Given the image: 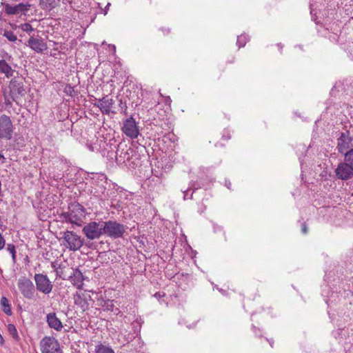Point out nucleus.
<instances>
[{
  "mask_svg": "<svg viewBox=\"0 0 353 353\" xmlns=\"http://www.w3.org/2000/svg\"><path fill=\"white\" fill-rule=\"evenodd\" d=\"M9 90V96H5V103L8 105H10L12 101H14L18 104V101L26 93L23 79L21 77L13 78L10 81Z\"/></svg>",
  "mask_w": 353,
  "mask_h": 353,
  "instance_id": "nucleus-1",
  "label": "nucleus"
},
{
  "mask_svg": "<svg viewBox=\"0 0 353 353\" xmlns=\"http://www.w3.org/2000/svg\"><path fill=\"white\" fill-rule=\"evenodd\" d=\"M85 216L84 207L79 203H71L68 207V211L63 214L65 221L78 226L81 225L83 220Z\"/></svg>",
  "mask_w": 353,
  "mask_h": 353,
  "instance_id": "nucleus-2",
  "label": "nucleus"
},
{
  "mask_svg": "<svg viewBox=\"0 0 353 353\" xmlns=\"http://www.w3.org/2000/svg\"><path fill=\"white\" fill-rule=\"evenodd\" d=\"M103 234L111 239H119L123 237L128 227L116 220L103 221Z\"/></svg>",
  "mask_w": 353,
  "mask_h": 353,
  "instance_id": "nucleus-3",
  "label": "nucleus"
},
{
  "mask_svg": "<svg viewBox=\"0 0 353 353\" xmlns=\"http://www.w3.org/2000/svg\"><path fill=\"white\" fill-rule=\"evenodd\" d=\"M107 176L104 174H94L90 181V193L99 199L104 197L107 188Z\"/></svg>",
  "mask_w": 353,
  "mask_h": 353,
  "instance_id": "nucleus-4",
  "label": "nucleus"
},
{
  "mask_svg": "<svg viewBox=\"0 0 353 353\" xmlns=\"http://www.w3.org/2000/svg\"><path fill=\"white\" fill-rule=\"evenodd\" d=\"M102 224L103 221H90L83 226L82 232L89 240L98 239L103 234Z\"/></svg>",
  "mask_w": 353,
  "mask_h": 353,
  "instance_id": "nucleus-5",
  "label": "nucleus"
},
{
  "mask_svg": "<svg viewBox=\"0 0 353 353\" xmlns=\"http://www.w3.org/2000/svg\"><path fill=\"white\" fill-rule=\"evenodd\" d=\"M135 154H139V152L125 143H120L117 145V150L114 159H115L117 163L120 165L121 164L126 163L128 158L133 157Z\"/></svg>",
  "mask_w": 353,
  "mask_h": 353,
  "instance_id": "nucleus-6",
  "label": "nucleus"
},
{
  "mask_svg": "<svg viewBox=\"0 0 353 353\" xmlns=\"http://www.w3.org/2000/svg\"><path fill=\"white\" fill-rule=\"evenodd\" d=\"M64 245L70 251H77L83 245V239L72 231H65L63 235Z\"/></svg>",
  "mask_w": 353,
  "mask_h": 353,
  "instance_id": "nucleus-7",
  "label": "nucleus"
},
{
  "mask_svg": "<svg viewBox=\"0 0 353 353\" xmlns=\"http://www.w3.org/2000/svg\"><path fill=\"white\" fill-rule=\"evenodd\" d=\"M137 337V335L131 332L124 336L125 343L123 344V346L126 347L125 350L127 353H143L141 349L143 343L140 337L136 339Z\"/></svg>",
  "mask_w": 353,
  "mask_h": 353,
  "instance_id": "nucleus-8",
  "label": "nucleus"
},
{
  "mask_svg": "<svg viewBox=\"0 0 353 353\" xmlns=\"http://www.w3.org/2000/svg\"><path fill=\"white\" fill-rule=\"evenodd\" d=\"M41 353H63L60 344L55 338L45 336L40 342Z\"/></svg>",
  "mask_w": 353,
  "mask_h": 353,
  "instance_id": "nucleus-9",
  "label": "nucleus"
},
{
  "mask_svg": "<svg viewBox=\"0 0 353 353\" xmlns=\"http://www.w3.org/2000/svg\"><path fill=\"white\" fill-rule=\"evenodd\" d=\"M34 279L37 291L44 294H49L52 292L53 285L46 274L41 273L35 274Z\"/></svg>",
  "mask_w": 353,
  "mask_h": 353,
  "instance_id": "nucleus-10",
  "label": "nucleus"
},
{
  "mask_svg": "<svg viewBox=\"0 0 353 353\" xmlns=\"http://www.w3.org/2000/svg\"><path fill=\"white\" fill-rule=\"evenodd\" d=\"M17 286L20 292L25 298L28 299H33L35 293V288L30 279L26 276L19 278L17 282Z\"/></svg>",
  "mask_w": 353,
  "mask_h": 353,
  "instance_id": "nucleus-11",
  "label": "nucleus"
},
{
  "mask_svg": "<svg viewBox=\"0 0 353 353\" xmlns=\"http://www.w3.org/2000/svg\"><path fill=\"white\" fill-rule=\"evenodd\" d=\"M353 138L349 130L341 132L337 138V150L341 154H345L348 150L353 146Z\"/></svg>",
  "mask_w": 353,
  "mask_h": 353,
  "instance_id": "nucleus-12",
  "label": "nucleus"
},
{
  "mask_svg": "<svg viewBox=\"0 0 353 353\" xmlns=\"http://www.w3.org/2000/svg\"><path fill=\"white\" fill-rule=\"evenodd\" d=\"M13 132V125L10 118L5 114L0 117V138L11 139Z\"/></svg>",
  "mask_w": 353,
  "mask_h": 353,
  "instance_id": "nucleus-13",
  "label": "nucleus"
},
{
  "mask_svg": "<svg viewBox=\"0 0 353 353\" xmlns=\"http://www.w3.org/2000/svg\"><path fill=\"white\" fill-rule=\"evenodd\" d=\"M123 132L131 139H136L139 134V128L138 123L135 121L132 117H130L123 121Z\"/></svg>",
  "mask_w": 353,
  "mask_h": 353,
  "instance_id": "nucleus-14",
  "label": "nucleus"
},
{
  "mask_svg": "<svg viewBox=\"0 0 353 353\" xmlns=\"http://www.w3.org/2000/svg\"><path fill=\"white\" fill-rule=\"evenodd\" d=\"M114 103V101L112 98L105 96L102 99H97V102L94 105L98 107L103 114H110L115 113L112 110Z\"/></svg>",
  "mask_w": 353,
  "mask_h": 353,
  "instance_id": "nucleus-15",
  "label": "nucleus"
},
{
  "mask_svg": "<svg viewBox=\"0 0 353 353\" xmlns=\"http://www.w3.org/2000/svg\"><path fill=\"white\" fill-rule=\"evenodd\" d=\"M336 176L341 180H347L353 176V168L344 161L338 165L335 170Z\"/></svg>",
  "mask_w": 353,
  "mask_h": 353,
  "instance_id": "nucleus-16",
  "label": "nucleus"
},
{
  "mask_svg": "<svg viewBox=\"0 0 353 353\" xmlns=\"http://www.w3.org/2000/svg\"><path fill=\"white\" fill-rule=\"evenodd\" d=\"M146 160V157L139 154H135L133 157L128 158L126 163L121 164L119 166L126 168L128 170H135L140 168L143 163Z\"/></svg>",
  "mask_w": 353,
  "mask_h": 353,
  "instance_id": "nucleus-17",
  "label": "nucleus"
},
{
  "mask_svg": "<svg viewBox=\"0 0 353 353\" xmlns=\"http://www.w3.org/2000/svg\"><path fill=\"white\" fill-rule=\"evenodd\" d=\"M117 144L114 139H110L107 141V145H104L101 148L100 153L104 157H106L108 160L112 161L114 159L116 155V151L117 150Z\"/></svg>",
  "mask_w": 353,
  "mask_h": 353,
  "instance_id": "nucleus-18",
  "label": "nucleus"
},
{
  "mask_svg": "<svg viewBox=\"0 0 353 353\" xmlns=\"http://www.w3.org/2000/svg\"><path fill=\"white\" fill-rule=\"evenodd\" d=\"M89 300H92V298L90 295H85L84 294H80L78 292L74 295V303L75 305L83 312L87 311L89 309Z\"/></svg>",
  "mask_w": 353,
  "mask_h": 353,
  "instance_id": "nucleus-19",
  "label": "nucleus"
},
{
  "mask_svg": "<svg viewBox=\"0 0 353 353\" xmlns=\"http://www.w3.org/2000/svg\"><path fill=\"white\" fill-rule=\"evenodd\" d=\"M85 145L89 150L100 153L101 148H103L104 145H107V140L103 137H97L95 141L94 139L87 141Z\"/></svg>",
  "mask_w": 353,
  "mask_h": 353,
  "instance_id": "nucleus-20",
  "label": "nucleus"
},
{
  "mask_svg": "<svg viewBox=\"0 0 353 353\" xmlns=\"http://www.w3.org/2000/svg\"><path fill=\"white\" fill-rule=\"evenodd\" d=\"M84 279V276L79 268L74 269L72 273L69 276L71 283L79 290L83 288Z\"/></svg>",
  "mask_w": 353,
  "mask_h": 353,
  "instance_id": "nucleus-21",
  "label": "nucleus"
},
{
  "mask_svg": "<svg viewBox=\"0 0 353 353\" xmlns=\"http://www.w3.org/2000/svg\"><path fill=\"white\" fill-rule=\"evenodd\" d=\"M28 43V46L37 52H42L47 48V46L42 39L30 37Z\"/></svg>",
  "mask_w": 353,
  "mask_h": 353,
  "instance_id": "nucleus-22",
  "label": "nucleus"
},
{
  "mask_svg": "<svg viewBox=\"0 0 353 353\" xmlns=\"http://www.w3.org/2000/svg\"><path fill=\"white\" fill-rule=\"evenodd\" d=\"M46 321L50 328H52L57 331H60L63 328L61 321L57 316L54 312L49 313L47 314Z\"/></svg>",
  "mask_w": 353,
  "mask_h": 353,
  "instance_id": "nucleus-23",
  "label": "nucleus"
},
{
  "mask_svg": "<svg viewBox=\"0 0 353 353\" xmlns=\"http://www.w3.org/2000/svg\"><path fill=\"white\" fill-rule=\"evenodd\" d=\"M27 10L26 6L23 3H19L17 6H10L7 4L5 8V12L8 14H19L26 11Z\"/></svg>",
  "mask_w": 353,
  "mask_h": 353,
  "instance_id": "nucleus-24",
  "label": "nucleus"
},
{
  "mask_svg": "<svg viewBox=\"0 0 353 353\" xmlns=\"http://www.w3.org/2000/svg\"><path fill=\"white\" fill-rule=\"evenodd\" d=\"M322 294L326 298L325 301L328 305L336 301V297H339L338 292H332L330 294L329 288L327 285L323 286Z\"/></svg>",
  "mask_w": 353,
  "mask_h": 353,
  "instance_id": "nucleus-25",
  "label": "nucleus"
},
{
  "mask_svg": "<svg viewBox=\"0 0 353 353\" xmlns=\"http://www.w3.org/2000/svg\"><path fill=\"white\" fill-rule=\"evenodd\" d=\"M99 305L101 306L104 311L113 310L114 307V300L104 299L102 295L97 298Z\"/></svg>",
  "mask_w": 353,
  "mask_h": 353,
  "instance_id": "nucleus-26",
  "label": "nucleus"
},
{
  "mask_svg": "<svg viewBox=\"0 0 353 353\" xmlns=\"http://www.w3.org/2000/svg\"><path fill=\"white\" fill-rule=\"evenodd\" d=\"M0 72L5 74L6 77L9 78L13 75L14 72L11 66L6 62L5 59L0 60Z\"/></svg>",
  "mask_w": 353,
  "mask_h": 353,
  "instance_id": "nucleus-27",
  "label": "nucleus"
},
{
  "mask_svg": "<svg viewBox=\"0 0 353 353\" xmlns=\"http://www.w3.org/2000/svg\"><path fill=\"white\" fill-rule=\"evenodd\" d=\"M143 323V320L141 317L137 318L132 323V333L137 335V336L139 335L142 324Z\"/></svg>",
  "mask_w": 353,
  "mask_h": 353,
  "instance_id": "nucleus-28",
  "label": "nucleus"
},
{
  "mask_svg": "<svg viewBox=\"0 0 353 353\" xmlns=\"http://www.w3.org/2000/svg\"><path fill=\"white\" fill-rule=\"evenodd\" d=\"M0 305L2 310L8 316H11L12 312L10 305L6 296H2L0 300Z\"/></svg>",
  "mask_w": 353,
  "mask_h": 353,
  "instance_id": "nucleus-29",
  "label": "nucleus"
},
{
  "mask_svg": "<svg viewBox=\"0 0 353 353\" xmlns=\"http://www.w3.org/2000/svg\"><path fill=\"white\" fill-rule=\"evenodd\" d=\"M59 0H40L43 9L52 10L58 4Z\"/></svg>",
  "mask_w": 353,
  "mask_h": 353,
  "instance_id": "nucleus-30",
  "label": "nucleus"
},
{
  "mask_svg": "<svg viewBox=\"0 0 353 353\" xmlns=\"http://www.w3.org/2000/svg\"><path fill=\"white\" fill-rule=\"evenodd\" d=\"M95 353H115L110 346L100 343L95 346Z\"/></svg>",
  "mask_w": 353,
  "mask_h": 353,
  "instance_id": "nucleus-31",
  "label": "nucleus"
},
{
  "mask_svg": "<svg viewBox=\"0 0 353 353\" xmlns=\"http://www.w3.org/2000/svg\"><path fill=\"white\" fill-rule=\"evenodd\" d=\"M201 188V186L199 184H198L197 183H196V182L190 183L189 188L188 190H186L183 191V199L186 200L188 199L187 193H188L189 191H190V190H192V193H191L190 196L189 197V199H192V198L193 192L196 190L199 189Z\"/></svg>",
  "mask_w": 353,
  "mask_h": 353,
  "instance_id": "nucleus-32",
  "label": "nucleus"
},
{
  "mask_svg": "<svg viewBox=\"0 0 353 353\" xmlns=\"http://www.w3.org/2000/svg\"><path fill=\"white\" fill-rule=\"evenodd\" d=\"M344 161L347 163L349 166L353 168V148L350 149L344 154Z\"/></svg>",
  "mask_w": 353,
  "mask_h": 353,
  "instance_id": "nucleus-33",
  "label": "nucleus"
},
{
  "mask_svg": "<svg viewBox=\"0 0 353 353\" xmlns=\"http://www.w3.org/2000/svg\"><path fill=\"white\" fill-rule=\"evenodd\" d=\"M249 36L246 34H241L240 36H238L236 45L239 46V48L244 47L246 43L249 41Z\"/></svg>",
  "mask_w": 353,
  "mask_h": 353,
  "instance_id": "nucleus-34",
  "label": "nucleus"
},
{
  "mask_svg": "<svg viewBox=\"0 0 353 353\" xmlns=\"http://www.w3.org/2000/svg\"><path fill=\"white\" fill-rule=\"evenodd\" d=\"M6 249L11 254L13 263H15L17 257H16V249H15L14 245L12 243H9L7 245Z\"/></svg>",
  "mask_w": 353,
  "mask_h": 353,
  "instance_id": "nucleus-35",
  "label": "nucleus"
},
{
  "mask_svg": "<svg viewBox=\"0 0 353 353\" xmlns=\"http://www.w3.org/2000/svg\"><path fill=\"white\" fill-rule=\"evenodd\" d=\"M63 92L67 95L73 97L74 96V88L70 84H67L64 89Z\"/></svg>",
  "mask_w": 353,
  "mask_h": 353,
  "instance_id": "nucleus-36",
  "label": "nucleus"
},
{
  "mask_svg": "<svg viewBox=\"0 0 353 353\" xmlns=\"http://www.w3.org/2000/svg\"><path fill=\"white\" fill-rule=\"evenodd\" d=\"M8 330L9 332V333L14 337V338H16V337H18V333H17V330L14 326V325L12 324V323H9L8 325Z\"/></svg>",
  "mask_w": 353,
  "mask_h": 353,
  "instance_id": "nucleus-37",
  "label": "nucleus"
},
{
  "mask_svg": "<svg viewBox=\"0 0 353 353\" xmlns=\"http://www.w3.org/2000/svg\"><path fill=\"white\" fill-rule=\"evenodd\" d=\"M3 35L10 41H15L17 39V36L12 31H5Z\"/></svg>",
  "mask_w": 353,
  "mask_h": 353,
  "instance_id": "nucleus-38",
  "label": "nucleus"
},
{
  "mask_svg": "<svg viewBox=\"0 0 353 353\" xmlns=\"http://www.w3.org/2000/svg\"><path fill=\"white\" fill-rule=\"evenodd\" d=\"M119 107H120L121 113L127 116L128 115V111H127L128 107L126 105V103H123L122 101L121 100L120 103H119Z\"/></svg>",
  "mask_w": 353,
  "mask_h": 353,
  "instance_id": "nucleus-39",
  "label": "nucleus"
},
{
  "mask_svg": "<svg viewBox=\"0 0 353 353\" xmlns=\"http://www.w3.org/2000/svg\"><path fill=\"white\" fill-rule=\"evenodd\" d=\"M51 267L56 272L57 276H59V272L58 270L61 268V265L58 263L57 261H55L51 263Z\"/></svg>",
  "mask_w": 353,
  "mask_h": 353,
  "instance_id": "nucleus-40",
  "label": "nucleus"
},
{
  "mask_svg": "<svg viewBox=\"0 0 353 353\" xmlns=\"http://www.w3.org/2000/svg\"><path fill=\"white\" fill-rule=\"evenodd\" d=\"M16 141H17V143H16L15 147H16L17 149H19V150H20V149H21V148H23V147L25 145H24V139H23V137H19V138H18V139L16 140Z\"/></svg>",
  "mask_w": 353,
  "mask_h": 353,
  "instance_id": "nucleus-41",
  "label": "nucleus"
},
{
  "mask_svg": "<svg viewBox=\"0 0 353 353\" xmlns=\"http://www.w3.org/2000/svg\"><path fill=\"white\" fill-rule=\"evenodd\" d=\"M22 30L27 32H30L33 31V28L29 23H24L22 25Z\"/></svg>",
  "mask_w": 353,
  "mask_h": 353,
  "instance_id": "nucleus-42",
  "label": "nucleus"
},
{
  "mask_svg": "<svg viewBox=\"0 0 353 353\" xmlns=\"http://www.w3.org/2000/svg\"><path fill=\"white\" fill-rule=\"evenodd\" d=\"M231 138L230 132L228 130H224L222 135V139L224 140H228Z\"/></svg>",
  "mask_w": 353,
  "mask_h": 353,
  "instance_id": "nucleus-43",
  "label": "nucleus"
},
{
  "mask_svg": "<svg viewBox=\"0 0 353 353\" xmlns=\"http://www.w3.org/2000/svg\"><path fill=\"white\" fill-rule=\"evenodd\" d=\"M347 54L350 59L353 60V42L352 45L350 46L347 48Z\"/></svg>",
  "mask_w": 353,
  "mask_h": 353,
  "instance_id": "nucleus-44",
  "label": "nucleus"
},
{
  "mask_svg": "<svg viewBox=\"0 0 353 353\" xmlns=\"http://www.w3.org/2000/svg\"><path fill=\"white\" fill-rule=\"evenodd\" d=\"M5 244H6L5 239L3 237L1 233H0V250L4 248Z\"/></svg>",
  "mask_w": 353,
  "mask_h": 353,
  "instance_id": "nucleus-45",
  "label": "nucleus"
},
{
  "mask_svg": "<svg viewBox=\"0 0 353 353\" xmlns=\"http://www.w3.org/2000/svg\"><path fill=\"white\" fill-rule=\"evenodd\" d=\"M301 232L303 234H306L307 233V227L305 223H301Z\"/></svg>",
  "mask_w": 353,
  "mask_h": 353,
  "instance_id": "nucleus-46",
  "label": "nucleus"
},
{
  "mask_svg": "<svg viewBox=\"0 0 353 353\" xmlns=\"http://www.w3.org/2000/svg\"><path fill=\"white\" fill-rule=\"evenodd\" d=\"M165 295V294L164 292H158L155 293L154 296L160 301V299L161 298L164 297Z\"/></svg>",
  "mask_w": 353,
  "mask_h": 353,
  "instance_id": "nucleus-47",
  "label": "nucleus"
},
{
  "mask_svg": "<svg viewBox=\"0 0 353 353\" xmlns=\"http://www.w3.org/2000/svg\"><path fill=\"white\" fill-rule=\"evenodd\" d=\"M111 312H112L114 314L117 316L119 315L121 313V310L118 307H115L114 306L113 307V310H111Z\"/></svg>",
  "mask_w": 353,
  "mask_h": 353,
  "instance_id": "nucleus-48",
  "label": "nucleus"
},
{
  "mask_svg": "<svg viewBox=\"0 0 353 353\" xmlns=\"http://www.w3.org/2000/svg\"><path fill=\"white\" fill-rule=\"evenodd\" d=\"M6 158L3 156V154L0 153V165L3 164L6 162Z\"/></svg>",
  "mask_w": 353,
  "mask_h": 353,
  "instance_id": "nucleus-49",
  "label": "nucleus"
},
{
  "mask_svg": "<svg viewBox=\"0 0 353 353\" xmlns=\"http://www.w3.org/2000/svg\"><path fill=\"white\" fill-rule=\"evenodd\" d=\"M159 121H157L156 119H154L152 121H151V123L154 124V125H159L160 123H159Z\"/></svg>",
  "mask_w": 353,
  "mask_h": 353,
  "instance_id": "nucleus-50",
  "label": "nucleus"
},
{
  "mask_svg": "<svg viewBox=\"0 0 353 353\" xmlns=\"http://www.w3.org/2000/svg\"><path fill=\"white\" fill-rule=\"evenodd\" d=\"M110 3H108L106 5V6H105V9H104V14H105V15L108 13V8H109V7H110Z\"/></svg>",
  "mask_w": 353,
  "mask_h": 353,
  "instance_id": "nucleus-51",
  "label": "nucleus"
},
{
  "mask_svg": "<svg viewBox=\"0 0 353 353\" xmlns=\"http://www.w3.org/2000/svg\"><path fill=\"white\" fill-rule=\"evenodd\" d=\"M225 186H226L228 189H230V186H231V183H230V181H225Z\"/></svg>",
  "mask_w": 353,
  "mask_h": 353,
  "instance_id": "nucleus-52",
  "label": "nucleus"
},
{
  "mask_svg": "<svg viewBox=\"0 0 353 353\" xmlns=\"http://www.w3.org/2000/svg\"><path fill=\"white\" fill-rule=\"evenodd\" d=\"M3 343H4L3 338L2 337L1 334H0V344H3Z\"/></svg>",
  "mask_w": 353,
  "mask_h": 353,
  "instance_id": "nucleus-53",
  "label": "nucleus"
},
{
  "mask_svg": "<svg viewBox=\"0 0 353 353\" xmlns=\"http://www.w3.org/2000/svg\"><path fill=\"white\" fill-rule=\"evenodd\" d=\"M333 335L334 336V337H337L338 335H339V331H336V332H333Z\"/></svg>",
  "mask_w": 353,
  "mask_h": 353,
  "instance_id": "nucleus-54",
  "label": "nucleus"
},
{
  "mask_svg": "<svg viewBox=\"0 0 353 353\" xmlns=\"http://www.w3.org/2000/svg\"><path fill=\"white\" fill-rule=\"evenodd\" d=\"M267 340L269 342L270 346L272 347H273V341L269 340V339H267Z\"/></svg>",
  "mask_w": 353,
  "mask_h": 353,
  "instance_id": "nucleus-55",
  "label": "nucleus"
},
{
  "mask_svg": "<svg viewBox=\"0 0 353 353\" xmlns=\"http://www.w3.org/2000/svg\"><path fill=\"white\" fill-rule=\"evenodd\" d=\"M170 102H171V99H170V97H167L166 101H165V103H170Z\"/></svg>",
  "mask_w": 353,
  "mask_h": 353,
  "instance_id": "nucleus-56",
  "label": "nucleus"
},
{
  "mask_svg": "<svg viewBox=\"0 0 353 353\" xmlns=\"http://www.w3.org/2000/svg\"><path fill=\"white\" fill-rule=\"evenodd\" d=\"M252 330H253L254 332H255V333H256V330H257L256 327V326H254V325H252Z\"/></svg>",
  "mask_w": 353,
  "mask_h": 353,
  "instance_id": "nucleus-57",
  "label": "nucleus"
},
{
  "mask_svg": "<svg viewBox=\"0 0 353 353\" xmlns=\"http://www.w3.org/2000/svg\"><path fill=\"white\" fill-rule=\"evenodd\" d=\"M310 10H310L311 14H313L314 9L312 8V4H310Z\"/></svg>",
  "mask_w": 353,
  "mask_h": 353,
  "instance_id": "nucleus-58",
  "label": "nucleus"
},
{
  "mask_svg": "<svg viewBox=\"0 0 353 353\" xmlns=\"http://www.w3.org/2000/svg\"><path fill=\"white\" fill-rule=\"evenodd\" d=\"M164 30L165 34V33L168 34V33L170 32V30L169 29H165V30Z\"/></svg>",
  "mask_w": 353,
  "mask_h": 353,
  "instance_id": "nucleus-59",
  "label": "nucleus"
},
{
  "mask_svg": "<svg viewBox=\"0 0 353 353\" xmlns=\"http://www.w3.org/2000/svg\"><path fill=\"white\" fill-rule=\"evenodd\" d=\"M278 46H279V49L281 50L283 48V46L281 43H279Z\"/></svg>",
  "mask_w": 353,
  "mask_h": 353,
  "instance_id": "nucleus-60",
  "label": "nucleus"
},
{
  "mask_svg": "<svg viewBox=\"0 0 353 353\" xmlns=\"http://www.w3.org/2000/svg\"><path fill=\"white\" fill-rule=\"evenodd\" d=\"M299 161H300V163H301V165H302V164H303V163H302L303 160L301 159V157H299Z\"/></svg>",
  "mask_w": 353,
  "mask_h": 353,
  "instance_id": "nucleus-61",
  "label": "nucleus"
},
{
  "mask_svg": "<svg viewBox=\"0 0 353 353\" xmlns=\"http://www.w3.org/2000/svg\"><path fill=\"white\" fill-rule=\"evenodd\" d=\"M112 49H113V50H114V52H115V51H116V47H115L114 46H112Z\"/></svg>",
  "mask_w": 353,
  "mask_h": 353,
  "instance_id": "nucleus-62",
  "label": "nucleus"
},
{
  "mask_svg": "<svg viewBox=\"0 0 353 353\" xmlns=\"http://www.w3.org/2000/svg\"><path fill=\"white\" fill-rule=\"evenodd\" d=\"M219 290L220 291V292H223V290L222 289H219Z\"/></svg>",
  "mask_w": 353,
  "mask_h": 353,
  "instance_id": "nucleus-63",
  "label": "nucleus"
}]
</instances>
